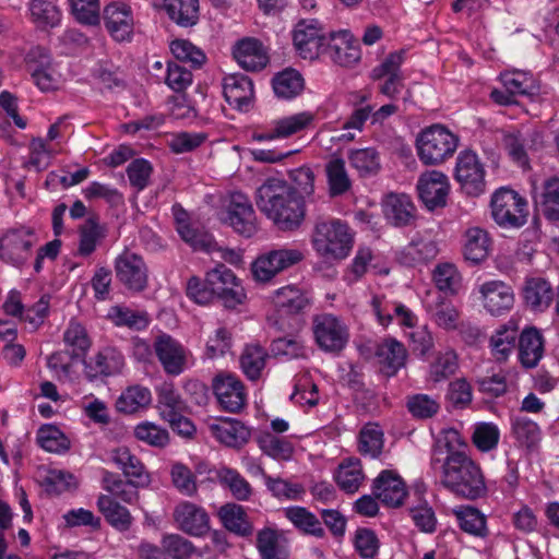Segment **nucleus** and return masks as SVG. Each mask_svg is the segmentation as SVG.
Here are the masks:
<instances>
[{"label": "nucleus", "mask_w": 559, "mask_h": 559, "mask_svg": "<svg viewBox=\"0 0 559 559\" xmlns=\"http://www.w3.org/2000/svg\"><path fill=\"white\" fill-rule=\"evenodd\" d=\"M383 449V431L374 423L366 424L359 432V451L364 455L374 459Z\"/></svg>", "instance_id": "nucleus-62"}, {"label": "nucleus", "mask_w": 559, "mask_h": 559, "mask_svg": "<svg viewBox=\"0 0 559 559\" xmlns=\"http://www.w3.org/2000/svg\"><path fill=\"white\" fill-rule=\"evenodd\" d=\"M438 467L441 468L440 483L452 493L469 500L485 496L487 487L483 472L467 453L444 456Z\"/></svg>", "instance_id": "nucleus-2"}, {"label": "nucleus", "mask_w": 559, "mask_h": 559, "mask_svg": "<svg viewBox=\"0 0 559 559\" xmlns=\"http://www.w3.org/2000/svg\"><path fill=\"white\" fill-rule=\"evenodd\" d=\"M174 520L179 530L191 536H202L210 530V518L207 512L200 506L181 501L173 513Z\"/></svg>", "instance_id": "nucleus-23"}, {"label": "nucleus", "mask_w": 559, "mask_h": 559, "mask_svg": "<svg viewBox=\"0 0 559 559\" xmlns=\"http://www.w3.org/2000/svg\"><path fill=\"white\" fill-rule=\"evenodd\" d=\"M312 333L318 347L329 354H338L349 341V329L337 316L320 313L312 318Z\"/></svg>", "instance_id": "nucleus-5"}, {"label": "nucleus", "mask_w": 559, "mask_h": 559, "mask_svg": "<svg viewBox=\"0 0 559 559\" xmlns=\"http://www.w3.org/2000/svg\"><path fill=\"white\" fill-rule=\"evenodd\" d=\"M267 359L265 348L259 344H249L239 357L241 371L250 381H257L262 377Z\"/></svg>", "instance_id": "nucleus-43"}, {"label": "nucleus", "mask_w": 559, "mask_h": 559, "mask_svg": "<svg viewBox=\"0 0 559 559\" xmlns=\"http://www.w3.org/2000/svg\"><path fill=\"white\" fill-rule=\"evenodd\" d=\"M426 310L439 328L444 330L456 329L459 312L453 304L441 294H435L426 301Z\"/></svg>", "instance_id": "nucleus-39"}, {"label": "nucleus", "mask_w": 559, "mask_h": 559, "mask_svg": "<svg viewBox=\"0 0 559 559\" xmlns=\"http://www.w3.org/2000/svg\"><path fill=\"white\" fill-rule=\"evenodd\" d=\"M372 490L379 500L390 507L401 506L407 495L405 483L393 471H382L374 479Z\"/></svg>", "instance_id": "nucleus-28"}, {"label": "nucleus", "mask_w": 559, "mask_h": 559, "mask_svg": "<svg viewBox=\"0 0 559 559\" xmlns=\"http://www.w3.org/2000/svg\"><path fill=\"white\" fill-rule=\"evenodd\" d=\"M219 518L223 525L239 536H249L253 532L246 510L242 506L236 503H227L219 509Z\"/></svg>", "instance_id": "nucleus-45"}, {"label": "nucleus", "mask_w": 559, "mask_h": 559, "mask_svg": "<svg viewBox=\"0 0 559 559\" xmlns=\"http://www.w3.org/2000/svg\"><path fill=\"white\" fill-rule=\"evenodd\" d=\"M348 160L361 177L374 176L381 169L379 153L372 147L349 151Z\"/></svg>", "instance_id": "nucleus-55"}, {"label": "nucleus", "mask_w": 559, "mask_h": 559, "mask_svg": "<svg viewBox=\"0 0 559 559\" xmlns=\"http://www.w3.org/2000/svg\"><path fill=\"white\" fill-rule=\"evenodd\" d=\"M491 214L500 226L521 227L527 221V202L516 191L500 188L491 198Z\"/></svg>", "instance_id": "nucleus-6"}, {"label": "nucleus", "mask_w": 559, "mask_h": 559, "mask_svg": "<svg viewBox=\"0 0 559 559\" xmlns=\"http://www.w3.org/2000/svg\"><path fill=\"white\" fill-rule=\"evenodd\" d=\"M104 237V229L98 222L93 217L86 219L79 227V245L75 254L82 258L90 257Z\"/></svg>", "instance_id": "nucleus-54"}, {"label": "nucleus", "mask_w": 559, "mask_h": 559, "mask_svg": "<svg viewBox=\"0 0 559 559\" xmlns=\"http://www.w3.org/2000/svg\"><path fill=\"white\" fill-rule=\"evenodd\" d=\"M385 218L394 226L411 225L416 217V207L409 195L405 193H390L383 201Z\"/></svg>", "instance_id": "nucleus-30"}, {"label": "nucleus", "mask_w": 559, "mask_h": 559, "mask_svg": "<svg viewBox=\"0 0 559 559\" xmlns=\"http://www.w3.org/2000/svg\"><path fill=\"white\" fill-rule=\"evenodd\" d=\"M177 231L181 239L190 245L194 250L211 252L216 246L212 237L199 229L193 228L183 217L177 215Z\"/></svg>", "instance_id": "nucleus-59"}, {"label": "nucleus", "mask_w": 559, "mask_h": 559, "mask_svg": "<svg viewBox=\"0 0 559 559\" xmlns=\"http://www.w3.org/2000/svg\"><path fill=\"white\" fill-rule=\"evenodd\" d=\"M273 90L280 98H294L304 90V79L298 71L286 69L273 79Z\"/></svg>", "instance_id": "nucleus-58"}, {"label": "nucleus", "mask_w": 559, "mask_h": 559, "mask_svg": "<svg viewBox=\"0 0 559 559\" xmlns=\"http://www.w3.org/2000/svg\"><path fill=\"white\" fill-rule=\"evenodd\" d=\"M212 436L229 448L239 449L250 438V430L237 419H219L209 426Z\"/></svg>", "instance_id": "nucleus-31"}, {"label": "nucleus", "mask_w": 559, "mask_h": 559, "mask_svg": "<svg viewBox=\"0 0 559 559\" xmlns=\"http://www.w3.org/2000/svg\"><path fill=\"white\" fill-rule=\"evenodd\" d=\"M374 354L382 372L388 377L395 376L399 370L404 368L408 357L405 346L393 337L382 340L377 345Z\"/></svg>", "instance_id": "nucleus-27"}, {"label": "nucleus", "mask_w": 559, "mask_h": 559, "mask_svg": "<svg viewBox=\"0 0 559 559\" xmlns=\"http://www.w3.org/2000/svg\"><path fill=\"white\" fill-rule=\"evenodd\" d=\"M164 8L179 26H192L199 20V0H164Z\"/></svg>", "instance_id": "nucleus-48"}, {"label": "nucleus", "mask_w": 559, "mask_h": 559, "mask_svg": "<svg viewBox=\"0 0 559 559\" xmlns=\"http://www.w3.org/2000/svg\"><path fill=\"white\" fill-rule=\"evenodd\" d=\"M63 343L67 354L72 359L85 358L92 346V340L86 328L76 320H71L63 332Z\"/></svg>", "instance_id": "nucleus-36"}, {"label": "nucleus", "mask_w": 559, "mask_h": 559, "mask_svg": "<svg viewBox=\"0 0 559 559\" xmlns=\"http://www.w3.org/2000/svg\"><path fill=\"white\" fill-rule=\"evenodd\" d=\"M284 515L289 520L296 528L305 534L322 537L324 530L319 519L304 507H288L283 510Z\"/></svg>", "instance_id": "nucleus-51"}, {"label": "nucleus", "mask_w": 559, "mask_h": 559, "mask_svg": "<svg viewBox=\"0 0 559 559\" xmlns=\"http://www.w3.org/2000/svg\"><path fill=\"white\" fill-rule=\"evenodd\" d=\"M455 178L469 195H479L485 191V169L473 152H461L456 159Z\"/></svg>", "instance_id": "nucleus-13"}, {"label": "nucleus", "mask_w": 559, "mask_h": 559, "mask_svg": "<svg viewBox=\"0 0 559 559\" xmlns=\"http://www.w3.org/2000/svg\"><path fill=\"white\" fill-rule=\"evenodd\" d=\"M218 481L229 489L233 497L239 501H248L253 489L250 483L235 468L221 466L216 471Z\"/></svg>", "instance_id": "nucleus-46"}, {"label": "nucleus", "mask_w": 559, "mask_h": 559, "mask_svg": "<svg viewBox=\"0 0 559 559\" xmlns=\"http://www.w3.org/2000/svg\"><path fill=\"white\" fill-rule=\"evenodd\" d=\"M155 354L165 372L179 376L187 367L189 352L168 334H162L154 341Z\"/></svg>", "instance_id": "nucleus-19"}, {"label": "nucleus", "mask_w": 559, "mask_h": 559, "mask_svg": "<svg viewBox=\"0 0 559 559\" xmlns=\"http://www.w3.org/2000/svg\"><path fill=\"white\" fill-rule=\"evenodd\" d=\"M457 368V355L454 350L439 353L429 366V380L433 383L445 381L456 372Z\"/></svg>", "instance_id": "nucleus-61"}, {"label": "nucleus", "mask_w": 559, "mask_h": 559, "mask_svg": "<svg viewBox=\"0 0 559 559\" xmlns=\"http://www.w3.org/2000/svg\"><path fill=\"white\" fill-rule=\"evenodd\" d=\"M237 234L250 238L258 231L257 217L252 204L241 192L230 194L229 202L221 217Z\"/></svg>", "instance_id": "nucleus-8"}, {"label": "nucleus", "mask_w": 559, "mask_h": 559, "mask_svg": "<svg viewBox=\"0 0 559 559\" xmlns=\"http://www.w3.org/2000/svg\"><path fill=\"white\" fill-rule=\"evenodd\" d=\"M466 443L461 433L454 428L442 429L436 439L431 454V467L438 468L442 463L441 455L450 456L454 453H466Z\"/></svg>", "instance_id": "nucleus-37"}, {"label": "nucleus", "mask_w": 559, "mask_h": 559, "mask_svg": "<svg viewBox=\"0 0 559 559\" xmlns=\"http://www.w3.org/2000/svg\"><path fill=\"white\" fill-rule=\"evenodd\" d=\"M503 87L510 91L514 96L518 95H533L538 85L530 72L521 70H509L500 75Z\"/></svg>", "instance_id": "nucleus-56"}, {"label": "nucleus", "mask_w": 559, "mask_h": 559, "mask_svg": "<svg viewBox=\"0 0 559 559\" xmlns=\"http://www.w3.org/2000/svg\"><path fill=\"white\" fill-rule=\"evenodd\" d=\"M370 304L378 322L383 326L389 325L394 316L400 324L408 328H413L417 322L416 316L407 307L384 296H373Z\"/></svg>", "instance_id": "nucleus-29"}, {"label": "nucleus", "mask_w": 559, "mask_h": 559, "mask_svg": "<svg viewBox=\"0 0 559 559\" xmlns=\"http://www.w3.org/2000/svg\"><path fill=\"white\" fill-rule=\"evenodd\" d=\"M335 481L346 493H355L361 486L365 474L358 459L344 460L335 473Z\"/></svg>", "instance_id": "nucleus-44"}, {"label": "nucleus", "mask_w": 559, "mask_h": 559, "mask_svg": "<svg viewBox=\"0 0 559 559\" xmlns=\"http://www.w3.org/2000/svg\"><path fill=\"white\" fill-rule=\"evenodd\" d=\"M212 389L219 406L229 413L240 412L247 403L242 381L234 373L219 372L212 380Z\"/></svg>", "instance_id": "nucleus-11"}, {"label": "nucleus", "mask_w": 559, "mask_h": 559, "mask_svg": "<svg viewBox=\"0 0 559 559\" xmlns=\"http://www.w3.org/2000/svg\"><path fill=\"white\" fill-rule=\"evenodd\" d=\"M28 10L32 21L41 29L56 27L61 21L60 9L49 0H31Z\"/></svg>", "instance_id": "nucleus-52"}, {"label": "nucleus", "mask_w": 559, "mask_h": 559, "mask_svg": "<svg viewBox=\"0 0 559 559\" xmlns=\"http://www.w3.org/2000/svg\"><path fill=\"white\" fill-rule=\"evenodd\" d=\"M502 144L511 159L525 167L528 165V152L542 147L543 134L537 129L506 131L502 136Z\"/></svg>", "instance_id": "nucleus-14"}, {"label": "nucleus", "mask_w": 559, "mask_h": 559, "mask_svg": "<svg viewBox=\"0 0 559 559\" xmlns=\"http://www.w3.org/2000/svg\"><path fill=\"white\" fill-rule=\"evenodd\" d=\"M255 203L281 230H296L305 219L304 200L285 180L277 178L265 180L257 189Z\"/></svg>", "instance_id": "nucleus-1"}, {"label": "nucleus", "mask_w": 559, "mask_h": 559, "mask_svg": "<svg viewBox=\"0 0 559 559\" xmlns=\"http://www.w3.org/2000/svg\"><path fill=\"white\" fill-rule=\"evenodd\" d=\"M152 401L151 391L141 385L128 388L119 396L116 407L120 413L133 414L140 408L146 407Z\"/></svg>", "instance_id": "nucleus-57"}, {"label": "nucleus", "mask_w": 559, "mask_h": 559, "mask_svg": "<svg viewBox=\"0 0 559 559\" xmlns=\"http://www.w3.org/2000/svg\"><path fill=\"white\" fill-rule=\"evenodd\" d=\"M304 253L298 249L280 248L259 255L251 265L253 278L265 283L278 273L299 263Z\"/></svg>", "instance_id": "nucleus-7"}, {"label": "nucleus", "mask_w": 559, "mask_h": 559, "mask_svg": "<svg viewBox=\"0 0 559 559\" xmlns=\"http://www.w3.org/2000/svg\"><path fill=\"white\" fill-rule=\"evenodd\" d=\"M27 63L33 81L40 91L49 92L58 88L61 83V74L47 49L32 48L27 53Z\"/></svg>", "instance_id": "nucleus-12"}, {"label": "nucleus", "mask_w": 559, "mask_h": 559, "mask_svg": "<svg viewBox=\"0 0 559 559\" xmlns=\"http://www.w3.org/2000/svg\"><path fill=\"white\" fill-rule=\"evenodd\" d=\"M312 246L325 259H345L354 245L349 226L340 219L318 221L313 228Z\"/></svg>", "instance_id": "nucleus-3"}, {"label": "nucleus", "mask_w": 559, "mask_h": 559, "mask_svg": "<svg viewBox=\"0 0 559 559\" xmlns=\"http://www.w3.org/2000/svg\"><path fill=\"white\" fill-rule=\"evenodd\" d=\"M34 245L35 237L31 230L9 231L0 240V258L5 263L20 267L28 260Z\"/></svg>", "instance_id": "nucleus-18"}, {"label": "nucleus", "mask_w": 559, "mask_h": 559, "mask_svg": "<svg viewBox=\"0 0 559 559\" xmlns=\"http://www.w3.org/2000/svg\"><path fill=\"white\" fill-rule=\"evenodd\" d=\"M415 144L419 160L426 166H436L453 156L459 139L448 128L436 123L423 129Z\"/></svg>", "instance_id": "nucleus-4"}, {"label": "nucleus", "mask_w": 559, "mask_h": 559, "mask_svg": "<svg viewBox=\"0 0 559 559\" xmlns=\"http://www.w3.org/2000/svg\"><path fill=\"white\" fill-rule=\"evenodd\" d=\"M207 283L212 287L213 299L218 298L226 308L234 309L246 298L241 283L224 264L207 272Z\"/></svg>", "instance_id": "nucleus-9"}, {"label": "nucleus", "mask_w": 559, "mask_h": 559, "mask_svg": "<svg viewBox=\"0 0 559 559\" xmlns=\"http://www.w3.org/2000/svg\"><path fill=\"white\" fill-rule=\"evenodd\" d=\"M111 461L122 471L129 481L138 487H147L151 476L141 460L129 448L118 447L110 452Z\"/></svg>", "instance_id": "nucleus-26"}, {"label": "nucleus", "mask_w": 559, "mask_h": 559, "mask_svg": "<svg viewBox=\"0 0 559 559\" xmlns=\"http://www.w3.org/2000/svg\"><path fill=\"white\" fill-rule=\"evenodd\" d=\"M417 190L427 209L443 207L450 190L449 179L439 170L426 171L418 178Z\"/></svg>", "instance_id": "nucleus-20"}, {"label": "nucleus", "mask_w": 559, "mask_h": 559, "mask_svg": "<svg viewBox=\"0 0 559 559\" xmlns=\"http://www.w3.org/2000/svg\"><path fill=\"white\" fill-rule=\"evenodd\" d=\"M83 365L85 377L92 381L120 373L124 367V356L116 347L106 346L90 359H84Z\"/></svg>", "instance_id": "nucleus-21"}, {"label": "nucleus", "mask_w": 559, "mask_h": 559, "mask_svg": "<svg viewBox=\"0 0 559 559\" xmlns=\"http://www.w3.org/2000/svg\"><path fill=\"white\" fill-rule=\"evenodd\" d=\"M173 486L183 496L193 497L198 492L197 477L181 462H174L169 469Z\"/></svg>", "instance_id": "nucleus-63"}, {"label": "nucleus", "mask_w": 559, "mask_h": 559, "mask_svg": "<svg viewBox=\"0 0 559 559\" xmlns=\"http://www.w3.org/2000/svg\"><path fill=\"white\" fill-rule=\"evenodd\" d=\"M37 443L47 452L61 453L70 448L68 437L53 425L41 426L36 436Z\"/></svg>", "instance_id": "nucleus-60"}, {"label": "nucleus", "mask_w": 559, "mask_h": 559, "mask_svg": "<svg viewBox=\"0 0 559 559\" xmlns=\"http://www.w3.org/2000/svg\"><path fill=\"white\" fill-rule=\"evenodd\" d=\"M105 27L117 41L130 40L133 34L134 20L130 5L124 2H111L104 8Z\"/></svg>", "instance_id": "nucleus-22"}, {"label": "nucleus", "mask_w": 559, "mask_h": 559, "mask_svg": "<svg viewBox=\"0 0 559 559\" xmlns=\"http://www.w3.org/2000/svg\"><path fill=\"white\" fill-rule=\"evenodd\" d=\"M439 253L437 242L428 237H415L399 253V261L406 266L427 264Z\"/></svg>", "instance_id": "nucleus-32"}, {"label": "nucleus", "mask_w": 559, "mask_h": 559, "mask_svg": "<svg viewBox=\"0 0 559 559\" xmlns=\"http://www.w3.org/2000/svg\"><path fill=\"white\" fill-rule=\"evenodd\" d=\"M406 407L414 418L429 419L439 413L440 402L437 397L418 393L407 396Z\"/></svg>", "instance_id": "nucleus-64"}, {"label": "nucleus", "mask_w": 559, "mask_h": 559, "mask_svg": "<svg viewBox=\"0 0 559 559\" xmlns=\"http://www.w3.org/2000/svg\"><path fill=\"white\" fill-rule=\"evenodd\" d=\"M255 469L257 474L263 477L264 484L273 497L280 500H300L302 498L305 493L302 485L280 477H272L260 465Z\"/></svg>", "instance_id": "nucleus-49"}, {"label": "nucleus", "mask_w": 559, "mask_h": 559, "mask_svg": "<svg viewBox=\"0 0 559 559\" xmlns=\"http://www.w3.org/2000/svg\"><path fill=\"white\" fill-rule=\"evenodd\" d=\"M478 292L483 307L492 316H501L513 307V290L502 281L485 282Z\"/></svg>", "instance_id": "nucleus-24"}, {"label": "nucleus", "mask_w": 559, "mask_h": 559, "mask_svg": "<svg viewBox=\"0 0 559 559\" xmlns=\"http://www.w3.org/2000/svg\"><path fill=\"white\" fill-rule=\"evenodd\" d=\"M518 336V325L514 321L510 320L500 325L489 340V347L493 358L498 361L506 360L514 350Z\"/></svg>", "instance_id": "nucleus-38"}, {"label": "nucleus", "mask_w": 559, "mask_h": 559, "mask_svg": "<svg viewBox=\"0 0 559 559\" xmlns=\"http://www.w3.org/2000/svg\"><path fill=\"white\" fill-rule=\"evenodd\" d=\"M489 247L490 239L487 231L478 227L469 228L466 231L464 243V257L466 260L475 264L484 261L489 253Z\"/></svg>", "instance_id": "nucleus-50"}, {"label": "nucleus", "mask_w": 559, "mask_h": 559, "mask_svg": "<svg viewBox=\"0 0 559 559\" xmlns=\"http://www.w3.org/2000/svg\"><path fill=\"white\" fill-rule=\"evenodd\" d=\"M97 507L106 521L117 531L127 532L130 530L133 518L130 511L119 504L115 498L108 495H100L97 499Z\"/></svg>", "instance_id": "nucleus-41"}, {"label": "nucleus", "mask_w": 559, "mask_h": 559, "mask_svg": "<svg viewBox=\"0 0 559 559\" xmlns=\"http://www.w3.org/2000/svg\"><path fill=\"white\" fill-rule=\"evenodd\" d=\"M273 302L280 320L300 314L310 304L307 295L295 286H285L275 292Z\"/></svg>", "instance_id": "nucleus-33"}, {"label": "nucleus", "mask_w": 559, "mask_h": 559, "mask_svg": "<svg viewBox=\"0 0 559 559\" xmlns=\"http://www.w3.org/2000/svg\"><path fill=\"white\" fill-rule=\"evenodd\" d=\"M523 297L532 310L544 311L554 299L552 287L542 277L527 278L523 287Z\"/></svg>", "instance_id": "nucleus-40"}, {"label": "nucleus", "mask_w": 559, "mask_h": 559, "mask_svg": "<svg viewBox=\"0 0 559 559\" xmlns=\"http://www.w3.org/2000/svg\"><path fill=\"white\" fill-rule=\"evenodd\" d=\"M328 35L316 20L299 22L294 31L293 40L296 50L304 59H316L323 52Z\"/></svg>", "instance_id": "nucleus-16"}, {"label": "nucleus", "mask_w": 559, "mask_h": 559, "mask_svg": "<svg viewBox=\"0 0 559 559\" xmlns=\"http://www.w3.org/2000/svg\"><path fill=\"white\" fill-rule=\"evenodd\" d=\"M117 280L129 290L140 293L148 283V267L144 259L131 251H123L115 260Z\"/></svg>", "instance_id": "nucleus-10"}, {"label": "nucleus", "mask_w": 559, "mask_h": 559, "mask_svg": "<svg viewBox=\"0 0 559 559\" xmlns=\"http://www.w3.org/2000/svg\"><path fill=\"white\" fill-rule=\"evenodd\" d=\"M325 174L331 197L343 195L350 190L352 180L344 159L340 157L331 158L325 165Z\"/></svg>", "instance_id": "nucleus-47"}, {"label": "nucleus", "mask_w": 559, "mask_h": 559, "mask_svg": "<svg viewBox=\"0 0 559 559\" xmlns=\"http://www.w3.org/2000/svg\"><path fill=\"white\" fill-rule=\"evenodd\" d=\"M312 120V114L307 111L283 117L273 120L269 127L254 131L252 133V140L265 142L286 139L307 129Z\"/></svg>", "instance_id": "nucleus-17"}, {"label": "nucleus", "mask_w": 559, "mask_h": 559, "mask_svg": "<svg viewBox=\"0 0 559 559\" xmlns=\"http://www.w3.org/2000/svg\"><path fill=\"white\" fill-rule=\"evenodd\" d=\"M257 548L261 559H289L287 543L275 530L260 531L257 535Z\"/></svg>", "instance_id": "nucleus-42"}, {"label": "nucleus", "mask_w": 559, "mask_h": 559, "mask_svg": "<svg viewBox=\"0 0 559 559\" xmlns=\"http://www.w3.org/2000/svg\"><path fill=\"white\" fill-rule=\"evenodd\" d=\"M234 58L238 64L248 71L263 69L267 63V56L262 44L253 38H245L234 48Z\"/></svg>", "instance_id": "nucleus-34"}, {"label": "nucleus", "mask_w": 559, "mask_h": 559, "mask_svg": "<svg viewBox=\"0 0 559 559\" xmlns=\"http://www.w3.org/2000/svg\"><path fill=\"white\" fill-rule=\"evenodd\" d=\"M536 204L547 219L559 221V177L554 176L544 181Z\"/></svg>", "instance_id": "nucleus-53"}, {"label": "nucleus", "mask_w": 559, "mask_h": 559, "mask_svg": "<svg viewBox=\"0 0 559 559\" xmlns=\"http://www.w3.org/2000/svg\"><path fill=\"white\" fill-rule=\"evenodd\" d=\"M322 53L341 67H353L361 58L360 46L348 31L330 33Z\"/></svg>", "instance_id": "nucleus-15"}, {"label": "nucleus", "mask_w": 559, "mask_h": 559, "mask_svg": "<svg viewBox=\"0 0 559 559\" xmlns=\"http://www.w3.org/2000/svg\"><path fill=\"white\" fill-rule=\"evenodd\" d=\"M519 359L525 368L535 367L544 355V338L536 328L524 329L518 336Z\"/></svg>", "instance_id": "nucleus-35"}, {"label": "nucleus", "mask_w": 559, "mask_h": 559, "mask_svg": "<svg viewBox=\"0 0 559 559\" xmlns=\"http://www.w3.org/2000/svg\"><path fill=\"white\" fill-rule=\"evenodd\" d=\"M223 94L230 106L248 111L252 105L253 84L245 74H228L223 80Z\"/></svg>", "instance_id": "nucleus-25"}]
</instances>
